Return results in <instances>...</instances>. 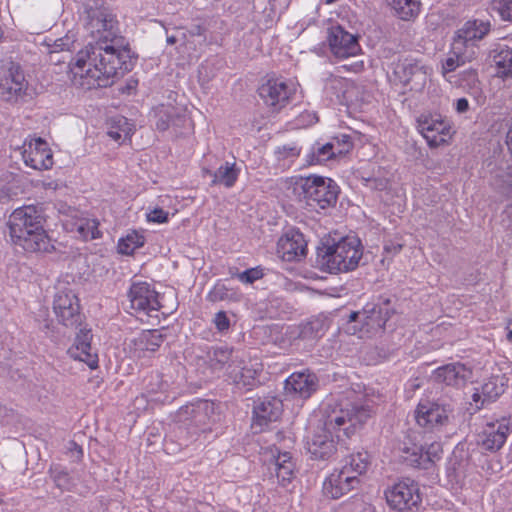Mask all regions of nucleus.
Wrapping results in <instances>:
<instances>
[{
  "instance_id": "nucleus-1",
  "label": "nucleus",
  "mask_w": 512,
  "mask_h": 512,
  "mask_svg": "<svg viewBox=\"0 0 512 512\" xmlns=\"http://www.w3.org/2000/svg\"><path fill=\"white\" fill-rule=\"evenodd\" d=\"M87 29L96 44L78 52L70 64L71 80L84 89L108 86L133 68L131 50L120 44L115 21L104 11L89 15Z\"/></svg>"
},
{
  "instance_id": "nucleus-2",
  "label": "nucleus",
  "mask_w": 512,
  "mask_h": 512,
  "mask_svg": "<svg viewBox=\"0 0 512 512\" xmlns=\"http://www.w3.org/2000/svg\"><path fill=\"white\" fill-rule=\"evenodd\" d=\"M371 415V407L360 401L344 400L322 407L309 422L312 431L306 442L308 452L315 459L331 458L337 442L350 437Z\"/></svg>"
},
{
  "instance_id": "nucleus-3",
  "label": "nucleus",
  "mask_w": 512,
  "mask_h": 512,
  "mask_svg": "<svg viewBox=\"0 0 512 512\" xmlns=\"http://www.w3.org/2000/svg\"><path fill=\"white\" fill-rule=\"evenodd\" d=\"M45 215L42 207L25 205L16 208L8 220L12 242L27 252H46L51 247L44 229Z\"/></svg>"
},
{
  "instance_id": "nucleus-4",
  "label": "nucleus",
  "mask_w": 512,
  "mask_h": 512,
  "mask_svg": "<svg viewBox=\"0 0 512 512\" xmlns=\"http://www.w3.org/2000/svg\"><path fill=\"white\" fill-rule=\"evenodd\" d=\"M293 193L313 209H326L336 203L339 187L327 177L311 175L291 182Z\"/></svg>"
},
{
  "instance_id": "nucleus-5",
  "label": "nucleus",
  "mask_w": 512,
  "mask_h": 512,
  "mask_svg": "<svg viewBox=\"0 0 512 512\" xmlns=\"http://www.w3.org/2000/svg\"><path fill=\"white\" fill-rule=\"evenodd\" d=\"M363 255V246L356 236L342 238L325 249L320 255V264L330 273L354 270Z\"/></svg>"
},
{
  "instance_id": "nucleus-6",
  "label": "nucleus",
  "mask_w": 512,
  "mask_h": 512,
  "mask_svg": "<svg viewBox=\"0 0 512 512\" xmlns=\"http://www.w3.org/2000/svg\"><path fill=\"white\" fill-rule=\"evenodd\" d=\"M432 68L419 60L404 59L396 64L393 71L392 81L397 85L401 84L403 88L411 91H421L430 76Z\"/></svg>"
},
{
  "instance_id": "nucleus-7",
  "label": "nucleus",
  "mask_w": 512,
  "mask_h": 512,
  "mask_svg": "<svg viewBox=\"0 0 512 512\" xmlns=\"http://www.w3.org/2000/svg\"><path fill=\"white\" fill-rule=\"evenodd\" d=\"M385 498L389 507L394 510L412 511L421 503L419 485L412 479H401L385 491Z\"/></svg>"
},
{
  "instance_id": "nucleus-8",
  "label": "nucleus",
  "mask_w": 512,
  "mask_h": 512,
  "mask_svg": "<svg viewBox=\"0 0 512 512\" xmlns=\"http://www.w3.org/2000/svg\"><path fill=\"white\" fill-rule=\"evenodd\" d=\"M298 83L294 79L274 78L267 80L259 88V95L272 111H280L296 93Z\"/></svg>"
},
{
  "instance_id": "nucleus-9",
  "label": "nucleus",
  "mask_w": 512,
  "mask_h": 512,
  "mask_svg": "<svg viewBox=\"0 0 512 512\" xmlns=\"http://www.w3.org/2000/svg\"><path fill=\"white\" fill-rule=\"evenodd\" d=\"M417 123L418 131L430 147L448 143L454 133L450 121L440 114H422Z\"/></svg>"
},
{
  "instance_id": "nucleus-10",
  "label": "nucleus",
  "mask_w": 512,
  "mask_h": 512,
  "mask_svg": "<svg viewBox=\"0 0 512 512\" xmlns=\"http://www.w3.org/2000/svg\"><path fill=\"white\" fill-rule=\"evenodd\" d=\"M53 310L58 321L66 327L76 326L81 319L79 300L74 291L59 286L53 301Z\"/></svg>"
},
{
  "instance_id": "nucleus-11",
  "label": "nucleus",
  "mask_w": 512,
  "mask_h": 512,
  "mask_svg": "<svg viewBox=\"0 0 512 512\" xmlns=\"http://www.w3.org/2000/svg\"><path fill=\"white\" fill-rule=\"evenodd\" d=\"M19 150L25 165L34 170H48L54 164L53 153L42 138L26 139Z\"/></svg>"
},
{
  "instance_id": "nucleus-12",
  "label": "nucleus",
  "mask_w": 512,
  "mask_h": 512,
  "mask_svg": "<svg viewBox=\"0 0 512 512\" xmlns=\"http://www.w3.org/2000/svg\"><path fill=\"white\" fill-rule=\"evenodd\" d=\"M399 450L402 452V459L412 466L428 469L435 460L440 459L442 447L439 442L431 443L427 448L412 443L410 439L404 442Z\"/></svg>"
},
{
  "instance_id": "nucleus-13",
  "label": "nucleus",
  "mask_w": 512,
  "mask_h": 512,
  "mask_svg": "<svg viewBox=\"0 0 512 512\" xmlns=\"http://www.w3.org/2000/svg\"><path fill=\"white\" fill-rule=\"evenodd\" d=\"M128 298L132 309L147 315L158 311L161 307L159 293L147 282H133Z\"/></svg>"
},
{
  "instance_id": "nucleus-14",
  "label": "nucleus",
  "mask_w": 512,
  "mask_h": 512,
  "mask_svg": "<svg viewBox=\"0 0 512 512\" xmlns=\"http://www.w3.org/2000/svg\"><path fill=\"white\" fill-rule=\"evenodd\" d=\"M352 144L348 135H342L339 140L325 144L315 143L306 154V162L309 165H322L334 158L347 153Z\"/></svg>"
},
{
  "instance_id": "nucleus-15",
  "label": "nucleus",
  "mask_w": 512,
  "mask_h": 512,
  "mask_svg": "<svg viewBox=\"0 0 512 512\" xmlns=\"http://www.w3.org/2000/svg\"><path fill=\"white\" fill-rule=\"evenodd\" d=\"M491 30V22L488 19H471L466 21L456 32V50L465 46V49L474 48L477 51L476 42L483 39ZM461 53L460 51H456Z\"/></svg>"
},
{
  "instance_id": "nucleus-16",
  "label": "nucleus",
  "mask_w": 512,
  "mask_h": 512,
  "mask_svg": "<svg viewBox=\"0 0 512 512\" xmlns=\"http://www.w3.org/2000/svg\"><path fill=\"white\" fill-rule=\"evenodd\" d=\"M284 388L291 397L307 399L317 390L318 378L309 370L294 372L285 380Z\"/></svg>"
},
{
  "instance_id": "nucleus-17",
  "label": "nucleus",
  "mask_w": 512,
  "mask_h": 512,
  "mask_svg": "<svg viewBox=\"0 0 512 512\" xmlns=\"http://www.w3.org/2000/svg\"><path fill=\"white\" fill-rule=\"evenodd\" d=\"M306 241L298 230L285 232L277 243V255L284 261H297L305 256Z\"/></svg>"
},
{
  "instance_id": "nucleus-18",
  "label": "nucleus",
  "mask_w": 512,
  "mask_h": 512,
  "mask_svg": "<svg viewBox=\"0 0 512 512\" xmlns=\"http://www.w3.org/2000/svg\"><path fill=\"white\" fill-rule=\"evenodd\" d=\"M416 421L427 430H434L448 421V411L438 403L421 400L416 410Z\"/></svg>"
},
{
  "instance_id": "nucleus-19",
  "label": "nucleus",
  "mask_w": 512,
  "mask_h": 512,
  "mask_svg": "<svg viewBox=\"0 0 512 512\" xmlns=\"http://www.w3.org/2000/svg\"><path fill=\"white\" fill-rule=\"evenodd\" d=\"M282 410V401L277 397H265L259 400L253 409L252 427L262 431L270 422L280 418Z\"/></svg>"
},
{
  "instance_id": "nucleus-20",
  "label": "nucleus",
  "mask_w": 512,
  "mask_h": 512,
  "mask_svg": "<svg viewBox=\"0 0 512 512\" xmlns=\"http://www.w3.org/2000/svg\"><path fill=\"white\" fill-rule=\"evenodd\" d=\"M360 480L350 476L346 470H334L323 483V493L331 499H339L343 495L358 486Z\"/></svg>"
},
{
  "instance_id": "nucleus-21",
  "label": "nucleus",
  "mask_w": 512,
  "mask_h": 512,
  "mask_svg": "<svg viewBox=\"0 0 512 512\" xmlns=\"http://www.w3.org/2000/svg\"><path fill=\"white\" fill-rule=\"evenodd\" d=\"M329 46L333 55L338 58L353 57L360 52L357 38L341 27H333L330 30Z\"/></svg>"
},
{
  "instance_id": "nucleus-22",
  "label": "nucleus",
  "mask_w": 512,
  "mask_h": 512,
  "mask_svg": "<svg viewBox=\"0 0 512 512\" xmlns=\"http://www.w3.org/2000/svg\"><path fill=\"white\" fill-rule=\"evenodd\" d=\"M92 337L90 329H81L68 353L73 359L84 362L89 368L95 369L98 365V355L91 345Z\"/></svg>"
},
{
  "instance_id": "nucleus-23",
  "label": "nucleus",
  "mask_w": 512,
  "mask_h": 512,
  "mask_svg": "<svg viewBox=\"0 0 512 512\" xmlns=\"http://www.w3.org/2000/svg\"><path fill=\"white\" fill-rule=\"evenodd\" d=\"M142 398L148 402H166L175 398L168 377L154 373L145 378Z\"/></svg>"
},
{
  "instance_id": "nucleus-24",
  "label": "nucleus",
  "mask_w": 512,
  "mask_h": 512,
  "mask_svg": "<svg viewBox=\"0 0 512 512\" xmlns=\"http://www.w3.org/2000/svg\"><path fill=\"white\" fill-rule=\"evenodd\" d=\"M509 433L510 426L506 419L487 422L479 435V443L484 449L495 451L504 445Z\"/></svg>"
},
{
  "instance_id": "nucleus-25",
  "label": "nucleus",
  "mask_w": 512,
  "mask_h": 512,
  "mask_svg": "<svg viewBox=\"0 0 512 512\" xmlns=\"http://www.w3.org/2000/svg\"><path fill=\"white\" fill-rule=\"evenodd\" d=\"M28 84L19 69H11L0 82V97L5 101L18 102L27 96Z\"/></svg>"
},
{
  "instance_id": "nucleus-26",
  "label": "nucleus",
  "mask_w": 512,
  "mask_h": 512,
  "mask_svg": "<svg viewBox=\"0 0 512 512\" xmlns=\"http://www.w3.org/2000/svg\"><path fill=\"white\" fill-rule=\"evenodd\" d=\"M230 379L240 387L250 390L259 382L258 375L261 371L259 364L252 361H237L234 365L229 364L227 367Z\"/></svg>"
},
{
  "instance_id": "nucleus-27",
  "label": "nucleus",
  "mask_w": 512,
  "mask_h": 512,
  "mask_svg": "<svg viewBox=\"0 0 512 512\" xmlns=\"http://www.w3.org/2000/svg\"><path fill=\"white\" fill-rule=\"evenodd\" d=\"M163 343V336L158 330H147L129 341L127 347L135 358L148 357Z\"/></svg>"
},
{
  "instance_id": "nucleus-28",
  "label": "nucleus",
  "mask_w": 512,
  "mask_h": 512,
  "mask_svg": "<svg viewBox=\"0 0 512 512\" xmlns=\"http://www.w3.org/2000/svg\"><path fill=\"white\" fill-rule=\"evenodd\" d=\"M506 385L507 378L502 374H497L484 382L480 388H475L472 400L476 409H480L486 403L496 400L504 392Z\"/></svg>"
},
{
  "instance_id": "nucleus-29",
  "label": "nucleus",
  "mask_w": 512,
  "mask_h": 512,
  "mask_svg": "<svg viewBox=\"0 0 512 512\" xmlns=\"http://www.w3.org/2000/svg\"><path fill=\"white\" fill-rule=\"evenodd\" d=\"M434 377L446 385L459 387L471 379L472 372L464 364L453 363L437 368Z\"/></svg>"
},
{
  "instance_id": "nucleus-30",
  "label": "nucleus",
  "mask_w": 512,
  "mask_h": 512,
  "mask_svg": "<svg viewBox=\"0 0 512 512\" xmlns=\"http://www.w3.org/2000/svg\"><path fill=\"white\" fill-rule=\"evenodd\" d=\"M456 51V41L453 40L451 51L442 63V75L449 82H452V78H454L455 75L451 73L454 72L457 67L471 61L477 55V51L471 47L468 49H465V46L460 47L459 51L461 53H457Z\"/></svg>"
},
{
  "instance_id": "nucleus-31",
  "label": "nucleus",
  "mask_w": 512,
  "mask_h": 512,
  "mask_svg": "<svg viewBox=\"0 0 512 512\" xmlns=\"http://www.w3.org/2000/svg\"><path fill=\"white\" fill-rule=\"evenodd\" d=\"M492 61L496 74L501 78L512 77V48L498 43L492 50Z\"/></svg>"
},
{
  "instance_id": "nucleus-32",
  "label": "nucleus",
  "mask_w": 512,
  "mask_h": 512,
  "mask_svg": "<svg viewBox=\"0 0 512 512\" xmlns=\"http://www.w3.org/2000/svg\"><path fill=\"white\" fill-rule=\"evenodd\" d=\"M64 225L66 229L77 233L79 237L85 240L96 239L100 235L98 222L95 219L76 216L74 221L67 220Z\"/></svg>"
},
{
  "instance_id": "nucleus-33",
  "label": "nucleus",
  "mask_w": 512,
  "mask_h": 512,
  "mask_svg": "<svg viewBox=\"0 0 512 512\" xmlns=\"http://www.w3.org/2000/svg\"><path fill=\"white\" fill-rule=\"evenodd\" d=\"M204 173L210 175L212 177V184H221L227 188L234 186L236 183L240 169L236 166V164L225 162L215 172H211L209 170H204Z\"/></svg>"
},
{
  "instance_id": "nucleus-34",
  "label": "nucleus",
  "mask_w": 512,
  "mask_h": 512,
  "mask_svg": "<svg viewBox=\"0 0 512 512\" xmlns=\"http://www.w3.org/2000/svg\"><path fill=\"white\" fill-rule=\"evenodd\" d=\"M134 125L123 116L112 117L108 122L107 135L118 143H123L131 137Z\"/></svg>"
},
{
  "instance_id": "nucleus-35",
  "label": "nucleus",
  "mask_w": 512,
  "mask_h": 512,
  "mask_svg": "<svg viewBox=\"0 0 512 512\" xmlns=\"http://www.w3.org/2000/svg\"><path fill=\"white\" fill-rule=\"evenodd\" d=\"M467 472V464L464 461H459L455 454L448 460L446 476L448 483L452 488H461L466 486Z\"/></svg>"
},
{
  "instance_id": "nucleus-36",
  "label": "nucleus",
  "mask_w": 512,
  "mask_h": 512,
  "mask_svg": "<svg viewBox=\"0 0 512 512\" xmlns=\"http://www.w3.org/2000/svg\"><path fill=\"white\" fill-rule=\"evenodd\" d=\"M370 465V455L366 451H359L349 455L345 459V463L342 466L350 476H355L357 480H360V476L366 473Z\"/></svg>"
},
{
  "instance_id": "nucleus-37",
  "label": "nucleus",
  "mask_w": 512,
  "mask_h": 512,
  "mask_svg": "<svg viewBox=\"0 0 512 512\" xmlns=\"http://www.w3.org/2000/svg\"><path fill=\"white\" fill-rule=\"evenodd\" d=\"M364 321V326L360 330V337H364L365 334L376 333L380 331L385 324V321L379 316L378 312L373 311L370 315H366V312H352L349 315V322Z\"/></svg>"
},
{
  "instance_id": "nucleus-38",
  "label": "nucleus",
  "mask_w": 512,
  "mask_h": 512,
  "mask_svg": "<svg viewBox=\"0 0 512 512\" xmlns=\"http://www.w3.org/2000/svg\"><path fill=\"white\" fill-rule=\"evenodd\" d=\"M451 83L463 88L476 99L481 96L478 75L477 72L473 69L464 70L459 75H455L454 78H452Z\"/></svg>"
},
{
  "instance_id": "nucleus-39",
  "label": "nucleus",
  "mask_w": 512,
  "mask_h": 512,
  "mask_svg": "<svg viewBox=\"0 0 512 512\" xmlns=\"http://www.w3.org/2000/svg\"><path fill=\"white\" fill-rule=\"evenodd\" d=\"M275 472L281 485L286 486L294 477L295 465L288 452L279 453L275 459Z\"/></svg>"
},
{
  "instance_id": "nucleus-40",
  "label": "nucleus",
  "mask_w": 512,
  "mask_h": 512,
  "mask_svg": "<svg viewBox=\"0 0 512 512\" xmlns=\"http://www.w3.org/2000/svg\"><path fill=\"white\" fill-rule=\"evenodd\" d=\"M155 124L158 130L165 131L171 124L181 120V116L171 105H161L154 110Z\"/></svg>"
},
{
  "instance_id": "nucleus-41",
  "label": "nucleus",
  "mask_w": 512,
  "mask_h": 512,
  "mask_svg": "<svg viewBox=\"0 0 512 512\" xmlns=\"http://www.w3.org/2000/svg\"><path fill=\"white\" fill-rule=\"evenodd\" d=\"M403 20H409L420 11L419 0H385Z\"/></svg>"
},
{
  "instance_id": "nucleus-42",
  "label": "nucleus",
  "mask_w": 512,
  "mask_h": 512,
  "mask_svg": "<svg viewBox=\"0 0 512 512\" xmlns=\"http://www.w3.org/2000/svg\"><path fill=\"white\" fill-rule=\"evenodd\" d=\"M145 243L144 235L136 230L128 232L118 241V252L125 255H131L136 249L142 247Z\"/></svg>"
},
{
  "instance_id": "nucleus-43",
  "label": "nucleus",
  "mask_w": 512,
  "mask_h": 512,
  "mask_svg": "<svg viewBox=\"0 0 512 512\" xmlns=\"http://www.w3.org/2000/svg\"><path fill=\"white\" fill-rule=\"evenodd\" d=\"M76 37L73 32H68L64 37L58 39L48 38L44 41L49 53H58L62 51H70L75 48Z\"/></svg>"
},
{
  "instance_id": "nucleus-44",
  "label": "nucleus",
  "mask_w": 512,
  "mask_h": 512,
  "mask_svg": "<svg viewBox=\"0 0 512 512\" xmlns=\"http://www.w3.org/2000/svg\"><path fill=\"white\" fill-rule=\"evenodd\" d=\"M238 356L234 355V351L226 346L216 347L213 350V355L211 357L212 365L215 368H223L229 361L230 364H235L237 362Z\"/></svg>"
},
{
  "instance_id": "nucleus-45",
  "label": "nucleus",
  "mask_w": 512,
  "mask_h": 512,
  "mask_svg": "<svg viewBox=\"0 0 512 512\" xmlns=\"http://www.w3.org/2000/svg\"><path fill=\"white\" fill-rule=\"evenodd\" d=\"M348 86V81L341 77H331L325 85V91L327 95H331V100H333V95L338 102H342L345 99L346 88Z\"/></svg>"
},
{
  "instance_id": "nucleus-46",
  "label": "nucleus",
  "mask_w": 512,
  "mask_h": 512,
  "mask_svg": "<svg viewBox=\"0 0 512 512\" xmlns=\"http://www.w3.org/2000/svg\"><path fill=\"white\" fill-rule=\"evenodd\" d=\"M491 9L503 21H512V0H492Z\"/></svg>"
},
{
  "instance_id": "nucleus-47",
  "label": "nucleus",
  "mask_w": 512,
  "mask_h": 512,
  "mask_svg": "<svg viewBox=\"0 0 512 512\" xmlns=\"http://www.w3.org/2000/svg\"><path fill=\"white\" fill-rule=\"evenodd\" d=\"M166 41L168 44L179 42V51H196V44L188 40L187 34L184 31L180 32L177 36H167Z\"/></svg>"
},
{
  "instance_id": "nucleus-48",
  "label": "nucleus",
  "mask_w": 512,
  "mask_h": 512,
  "mask_svg": "<svg viewBox=\"0 0 512 512\" xmlns=\"http://www.w3.org/2000/svg\"><path fill=\"white\" fill-rule=\"evenodd\" d=\"M231 297L230 289L226 286L225 283L218 282L208 293V298L213 301H223L229 299Z\"/></svg>"
},
{
  "instance_id": "nucleus-49",
  "label": "nucleus",
  "mask_w": 512,
  "mask_h": 512,
  "mask_svg": "<svg viewBox=\"0 0 512 512\" xmlns=\"http://www.w3.org/2000/svg\"><path fill=\"white\" fill-rule=\"evenodd\" d=\"M276 154L278 155V159L288 160L291 162L300 154V149L294 144L284 145L277 148Z\"/></svg>"
},
{
  "instance_id": "nucleus-50",
  "label": "nucleus",
  "mask_w": 512,
  "mask_h": 512,
  "mask_svg": "<svg viewBox=\"0 0 512 512\" xmlns=\"http://www.w3.org/2000/svg\"><path fill=\"white\" fill-rule=\"evenodd\" d=\"M236 276L242 283L252 284L263 276V272L260 268L256 267L238 273Z\"/></svg>"
},
{
  "instance_id": "nucleus-51",
  "label": "nucleus",
  "mask_w": 512,
  "mask_h": 512,
  "mask_svg": "<svg viewBox=\"0 0 512 512\" xmlns=\"http://www.w3.org/2000/svg\"><path fill=\"white\" fill-rule=\"evenodd\" d=\"M148 222L162 224L168 221V212L164 211L162 208H154L150 212L147 213Z\"/></svg>"
},
{
  "instance_id": "nucleus-52",
  "label": "nucleus",
  "mask_w": 512,
  "mask_h": 512,
  "mask_svg": "<svg viewBox=\"0 0 512 512\" xmlns=\"http://www.w3.org/2000/svg\"><path fill=\"white\" fill-rule=\"evenodd\" d=\"M213 323L219 332L227 331L230 326V320L224 311H219L215 314Z\"/></svg>"
},
{
  "instance_id": "nucleus-53",
  "label": "nucleus",
  "mask_w": 512,
  "mask_h": 512,
  "mask_svg": "<svg viewBox=\"0 0 512 512\" xmlns=\"http://www.w3.org/2000/svg\"><path fill=\"white\" fill-rule=\"evenodd\" d=\"M187 34L188 40L190 42H194L196 44V48L202 41H204L203 37V29L199 25L193 26L190 30L185 32Z\"/></svg>"
},
{
  "instance_id": "nucleus-54",
  "label": "nucleus",
  "mask_w": 512,
  "mask_h": 512,
  "mask_svg": "<svg viewBox=\"0 0 512 512\" xmlns=\"http://www.w3.org/2000/svg\"><path fill=\"white\" fill-rule=\"evenodd\" d=\"M364 185L376 189L381 190L386 187V181L384 179H378V178H363Z\"/></svg>"
},
{
  "instance_id": "nucleus-55",
  "label": "nucleus",
  "mask_w": 512,
  "mask_h": 512,
  "mask_svg": "<svg viewBox=\"0 0 512 512\" xmlns=\"http://www.w3.org/2000/svg\"><path fill=\"white\" fill-rule=\"evenodd\" d=\"M453 107L458 114H463L469 110V102L466 98H458L453 102Z\"/></svg>"
},
{
  "instance_id": "nucleus-56",
  "label": "nucleus",
  "mask_w": 512,
  "mask_h": 512,
  "mask_svg": "<svg viewBox=\"0 0 512 512\" xmlns=\"http://www.w3.org/2000/svg\"><path fill=\"white\" fill-rule=\"evenodd\" d=\"M66 480L67 474L65 472H59L57 475H55V482L57 486L62 489L68 488V486L66 485Z\"/></svg>"
},
{
  "instance_id": "nucleus-57",
  "label": "nucleus",
  "mask_w": 512,
  "mask_h": 512,
  "mask_svg": "<svg viewBox=\"0 0 512 512\" xmlns=\"http://www.w3.org/2000/svg\"><path fill=\"white\" fill-rule=\"evenodd\" d=\"M301 119H306L307 120V124L310 125V124H313L314 122L317 121V118H316V115L314 113H310V112H306L304 114H302L300 116Z\"/></svg>"
},
{
  "instance_id": "nucleus-58",
  "label": "nucleus",
  "mask_w": 512,
  "mask_h": 512,
  "mask_svg": "<svg viewBox=\"0 0 512 512\" xmlns=\"http://www.w3.org/2000/svg\"><path fill=\"white\" fill-rule=\"evenodd\" d=\"M402 246L400 244H392V245H386L385 251H393L394 253H398L401 250Z\"/></svg>"
},
{
  "instance_id": "nucleus-59",
  "label": "nucleus",
  "mask_w": 512,
  "mask_h": 512,
  "mask_svg": "<svg viewBox=\"0 0 512 512\" xmlns=\"http://www.w3.org/2000/svg\"><path fill=\"white\" fill-rule=\"evenodd\" d=\"M508 185L510 186V189H507L505 193L507 194L508 197H512V180H510Z\"/></svg>"
},
{
  "instance_id": "nucleus-60",
  "label": "nucleus",
  "mask_w": 512,
  "mask_h": 512,
  "mask_svg": "<svg viewBox=\"0 0 512 512\" xmlns=\"http://www.w3.org/2000/svg\"><path fill=\"white\" fill-rule=\"evenodd\" d=\"M347 332L352 333V334H355V333H356V330H355L354 328L348 327V328H347Z\"/></svg>"
},
{
  "instance_id": "nucleus-61",
  "label": "nucleus",
  "mask_w": 512,
  "mask_h": 512,
  "mask_svg": "<svg viewBox=\"0 0 512 512\" xmlns=\"http://www.w3.org/2000/svg\"><path fill=\"white\" fill-rule=\"evenodd\" d=\"M507 337H508L509 339H512V329L508 332Z\"/></svg>"
},
{
  "instance_id": "nucleus-62",
  "label": "nucleus",
  "mask_w": 512,
  "mask_h": 512,
  "mask_svg": "<svg viewBox=\"0 0 512 512\" xmlns=\"http://www.w3.org/2000/svg\"><path fill=\"white\" fill-rule=\"evenodd\" d=\"M332 1H333V0H327V3H330V2H332Z\"/></svg>"
}]
</instances>
